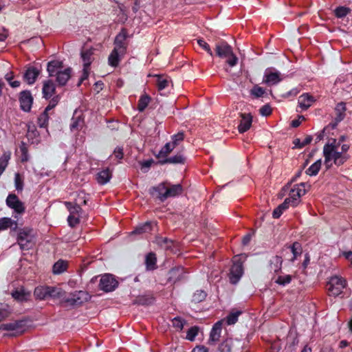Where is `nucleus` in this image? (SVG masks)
Masks as SVG:
<instances>
[{
  "label": "nucleus",
  "mask_w": 352,
  "mask_h": 352,
  "mask_svg": "<svg viewBox=\"0 0 352 352\" xmlns=\"http://www.w3.org/2000/svg\"><path fill=\"white\" fill-rule=\"evenodd\" d=\"M129 37L128 30L123 28L120 32L116 36L113 45V50L120 51L121 54H126L129 42L127 38Z\"/></svg>",
  "instance_id": "423d86ee"
},
{
  "label": "nucleus",
  "mask_w": 352,
  "mask_h": 352,
  "mask_svg": "<svg viewBox=\"0 0 352 352\" xmlns=\"http://www.w3.org/2000/svg\"><path fill=\"white\" fill-rule=\"evenodd\" d=\"M242 314L241 311L236 310L232 311L226 317V322L228 325L235 324L239 316Z\"/></svg>",
  "instance_id": "de8ad7c7"
},
{
  "label": "nucleus",
  "mask_w": 352,
  "mask_h": 352,
  "mask_svg": "<svg viewBox=\"0 0 352 352\" xmlns=\"http://www.w3.org/2000/svg\"><path fill=\"white\" fill-rule=\"evenodd\" d=\"M184 139V133L179 132L171 136V142H170L175 147L178 146Z\"/></svg>",
  "instance_id": "6e6d98bb"
},
{
  "label": "nucleus",
  "mask_w": 352,
  "mask_h": 352,
  "mask_svg": "<svg viewBox=\"0 0 352 352\" xmlns=\"http://www.w3.org/2000/svg\"><path fill=\"white\" fill-rule=\"evenodd\" d=\"M155 301V297L152 294H146L142 296H139L134 300V304L140 305H152Z\"/></svg>",
  "instance_id": "7c9ffc66"
},
{
  "label": "nucleus",
  "mask_w": 352,
  "mask_h": 352,
  "mask_svg": "<svg viewBox=\"0 0 352 352\" xmlns=\"http://www.w3.org/2000/svg\"><path fill=\"white\" fill-rule=\"evenodd\" d=\"M34 238V230L32 228L24 227L19 230L17 236V243L21 250H27L32 248Z\"/></svg>",
  "instance_id": "7ed1b4c3"
},
{
  "label": "nucleus",
  "mask_w": 352,
  "mask_h": 352,
  "mask_svg": "<svg viewBox=\"0 0 352 352\" xmlns=\"http://www.w3.org/2000/svg\"><path fill=\"white\" fill-rule=\"evenodd\" d=\"M19 102L20 107L23 111H30L33 104V97L31 92L28 90L22 91L19 96Z\"/></svg>",
  "instance_id": "f8f14e48"
},
{
  "label": "nucleus",
  "mask_w": 352,
  "mask_h": 352,
  "mask_svg": "<svg viewBox=\"0 0 352 352\" xmlns=\"http://www.w3.org/2000/svg\"><path fill=\"white\" fill-rule=\"evenodd\" d=\"M111 176V172L109 168H107L98 173L96 180L99 184L104 185L110 180Z\"/></svg>",
  "instance_id": "473e14b6"
},
{
  "label": "nucleus",
  "mask_w": 352,
  "mask_h": 352,
  "mask_svg": "<svg viewBox=\"0 0 352 352\" xmlns=\"http://www.w3.org/2000/svg\"><path fill=\"white\" fill-rule=\"evenodd\" d=\"M282 80L280 73L274 68L269 67L265 69L263 82L268 86L277 85Z\"/></svg>",
  "instance_id": "1a4fd4ad"
},
{
  "label": "nucleus",
  "mask_w": 352,
  "mask_h": 352,
  "mask_svg": "<svg viewBox=\"0 0 352 352\" xmlns=\"http://www.w3.org/2000/svg\"><path fill=\"white\" fill-rule=\"evenodd\" d=\"M241 120L238 126V130L240 133L246 132L252 126V116L250 113H241Z\"/></svg>",
  "instance_id": "f3484780"
},
{
  "label": "nucleus",
  "mask_w": 352,
  "mask_h": 352,
  "mask_svg": "<svg viewBox=\"0 0 352 352\" xmlns=\"http://www.w3.org/2000/svg\"><path fill=\"white\" fill-rule=\"evenodd\" d=\"M72 76V69L68 67L64 70L61 69L54 76H56V81L59 86H64L67 84L69 79Z\"/></svg>",
  "instance_id": "aec40b11"
},
{
  "label": "nucleus",
  "mask_w": 352,
  "mask_h": 352,
  "mask_svg": "<svg viewBox=\"0 0 352 352\" xmlns=\"http://www.w3.org/2000/svg\"><path fill=\"white\" fill-rule=\"evenodd\" d=\"M63 68L62 61L54 60L47 63V70L50 77L54 76Z\"/></svg>",
  "instance_id": "393cba45"
},
{
  "label": "nucleus",
  "mask_w": 352,
  "mask_h": 352,
  "mask_svg": "<svg viewBox=\"0 0 352 352\" xmlns=\"http://www.w3.org/2000/svg\"><path fill=\"white\" fill-rule=\"evenodd\" d=\"M350 12L351 9L345 6H339L334 10L335 15L337 18L345 17Z\"/></svg>",
  "instance_id": "603ef678"
},
{
  "label": "nucleus",
  "mask_w": 352,
  "mask_h": 352,
  "mask_svg": "<svg viewBox=\"0 0 352 352\" xmlns=\"http://www.w3.org/2000/svg\"><path fill=\"white\" fill-rule=\"evenodd\" d=\"M84 294L85 292L82 291H76L71 293L67 297L64 298L63 302L69 306L81 305L82 303L81 298Z\"/></svg>",
  "instance_id": "dca6fc26"
},
{
  "label": "nucleus",
  "mask_w": 352,
  "mask_h": 352,
  "mask_svg": "<svg viewBox=\"0 0 352 352\" xmlns=\"http://www.w3.org/2000/svg\"><path fill=\"white\" fill-rule=\"evenodd\" d=\"M39 74L40 72L36 67H30L26 69L23 78L29 85H32L36 81Z\"/></svg>",
  "instance_id": "412c9836"
},
{
  "label": "nucleus",
  "mask_w": 352,
  "mask_h": 352,
  "mask_svg": "<svg viewBox=\"0 0 352 352\" xmlns=\"http://www.w3.org/2000/svg\"><path fill=\"white\" fill-rule=\"evenodd\" d=\"M305 183H300L299 184H296L294 186L293 189L295 190L296 193L299 195V197L300 198L302 195H304L306 192L305 189Z\"/></svg>",
  "instance_id": "0e129e2a"
},
{
  "label": "nucleus",
  "mask_w": 352,
  "mask_h": 352,
  "mask_svg": "<svg viewBox=\"0 0 352 352\" xmlns=\"http://www.w3.org/2000/svg\"><path fill=\"white\" fill-rule=\"evenodd\" d=\"M223 322L221 320L217 322L212 327L210 333V337L208 341L209 345H215L219 340L222 330Z\"/></svg>",
  "instance_id": "2eb2a0df"
},
{
  "label": "nucleus",
  "mask_w": 352,
  "mask_h": 352,
  "mask_svg": "<svg viewBox=\"0 0 352 352\" xmlns=\"http://www.w3.org/2000/svg\"><path fill=\"white\" fill-rule=\"evenodd\" d=\"M14 223V220H12L9 217L0 218V231L7 230L9 228H12Z\"/></svg>",
  "instance_id": "3c124183"
},
{
  "label": "nucleus",
  "mask_w": 352,
  "mask_h": 352,
  "mask_svg": "<svg viewBox=\"0 0 352 352\" xmlns=\"http://www.w3.org/2000/svg\"><path fill=\"white\" fill-rule=\"evenodd\" d=\"M340 143H337L336 140L333 139L332 142L326 144L323 148V155L324 157V165L327 168L332 166L331 160L334 164L339 166L346 162L349 158L346 153H342L338 151Z\"/></svg>",
  "instance_id": "f257e3e1"
},
{
  "label": "nucleus",
  "mask_w": 352,
  "mask_h": 352,
  "mask_svg": "<svg viewBox=\"0 0 352 352\" xmlns=\"http://www.w3.org/2000/svg\"><path fill=\"white\" fill-rule=\"evenodd\" d=\"M10 160V155L4 153L0 157V176L4 172L5 169L8 166V161Z\"/></svg>",
  "instance_id": "4d7b16f0"
},
{
  "label": "nucleus",
  "mask_w": 352,
  "mask_h": 352,
  "mask_svg": "<svg viewBox=\"0 0 352 352\" xmlns=\"http://www.w3.org/2000/svg\"><path fill=\"white\" fill-rule=\"evenodd\" d=\"M151 98L146 94L142 95L138 100L137 109L140 112H143L148 105Z\"/></svg>",
  "instance_id": "ea45409f"
},
{
  "label": "nucleus",
  "mask_w": 352,
  "mask_h": 352,
  "mask_svg": "<svg viewBox=\"0 0 352 352\" xmlns=\"http://www.w3.org/2000/svg\"><path fill=\"white\" fill-rule=\"evenodd\" d=\"M173 326L178 331H182L186 321L180 317H175L172 320Z\"/></svg>",
  "instance_id": "bf43d9fd"
},
{
  "label": "nucleus",
  "mask_w": 352,
  "mask_h": 352,
  "mask_svg": "<svg viewBox=\"0 0 352 352\" xmlns=\"http://www.w3.org/2000/svg\"><path fill=\"white\" fill-rule=\"evenodd\" d=\"M282 252L292 253V256L291 258H288L291 262H294L298 257V255L302 254V248L301 245L298 242H294L292 245H285L283 248Z\"/></svg>",
  "instance_id": "4468645a"
},
{
  "label": "nucleus",
  "mask_w": 352,
  "mask_h": 352,
  "mask_svg": "<svg viewBox=\"0 0 352 352\" xmlns=\"http://www.w3.org/2000/svg\"><path fill=\"white\" fill-rule=\"evenodd\" d=\"M67 222L70 227L74 228L80 223V217L69 215Z\"/></svg>",
  "instance_id": "69168bd1"
},
{
  "label": "nucleus",
  "mask_w": 352,
  "mask_h": 352,
  "mask_svg": "<svg viewBox=\"0 0 352 352\" xmlns=\"http://www.w3.org/2000/svg\"><path fill=\"white\" fill-rule=\"evenodd\" d=\"M78 199L74 203L65 201L64 203L65 207L69 212V215L81 217L82 209L80 204L77 203Z\"/></svg>",
  "instance_id": "bb28decb"
},
{
  "label": "nucleus",
  "mask_w": 352,
  "mask_h": 352,
  "mask_svg": "<svg viewBox=\"0 0 352 352\" xmlns=\"http://www.w3.org/2000/svg\"><path fill=\"white\" fill-rule=\"evenodd\" d=\"M56 93V86L54 81L51 79L43 82L42 94L43 97L46 100L50 99Z\"/></svg>",
  "instance_id": "a211bd4d"
},
{
  "label": "nucleus",
  "mask_w": 352,
  "mask_h": 352,
  "mask_svg": "<svg viewBox=\"0 0 352 352\" xmlns=\"http://www.w3.org/2000/svg\"><path fill=\"white\" fill-rule=\"evenodd\" d=\"M283 258L281 256H273L270 261V268L275 274L281 272L282 270Z\"/></svg>",
  "instance_id": "c85d7f7f"
},
{
  "label": "nucleus",
  "mask_w": 352,
  "mask_h": 352,
  "mask_svg": "<svg viewBox=\"0 0 352 352\" xmlns=\"http://www.w3.org/2000/svg\"><path fill=\"white\" fill-rule=\"evenodd\" d=\"M14 184L16 190L22 191L23 188V179L19 173H15Z\"/></svg>",
  "instance_id": "052dcab7"
},
{
  "label": "nucleus",
  "mask_w": 352,
  "mask_h": 352,
  "mask_svg": "<svg viewBox=\"0 0 352 352\" xmlns=\"http://www.w3.org/2000/svg\"><path fill=\"white\" fill-rule=\"evenodd\" d=\"M12 298L19 302H27L29 300L31 293L23 287L16 289L12 292Z\"/></svg>",
  "instance_id": "6ab92c4d"
},
{
  "label": "nucleus",
  "mask_w": 352,
  "mask_h": 352,
  "mask_svg": "<svg viewBox=\"0 0 352 352\" xmlns=\"http://www.w3.org/2000/svg\"><path fill=\"white\" fill-rule=\"evenodd\" d=\"M314 101V97L309 94H302L298 99L299 105L303 110H307L309 107H311Z\"/></svg>",
  "instance_id": "72a5a7b5"
},
{
  "label": "nucleus",
  "mask_w": 352,
  "mask_h": 352,
  "mask_svg": "<svg viewBox=\"0 0 352 352\" xmlns=\"http://www.w3.org/2000/svg\"><path fill=\"white\" fill-rule=\"evenodd\" d=\"M322 165L321 160H318L311 164L305 171L306 174L309 176L316 175L320 170Z\"/></svg>",
  "instance_id": "a19ab883"
},
{
  "label": "nucleus",
  "mask_w": 352,
  "mask_h": 352,
  "mask_svg": "<svg viewBox=\"0 0 352 352\" xmlns=\"http://www.w3.org/2000/svg\"><path fill=\"white\" fill-rule=\"evenodd\" d=\"M274 280V283L281 285V286H285L291 283L292 280V276L291 275L287 274V275H278L276 278H272Z\"/></svg>",
  "instance_id": "37998d69"
},
{
  "label": "nucleus",
  "mask_w": 352,
  "mask_h": 352,
  "mask_svg": "<svg viewBox=\"0 0 352 352\" xmlns=\"http://www.w3.org/2000/svg\"><path fill=\"white\" fill-rule=\"evenodd\" d=\"M93 55H94V49L93 48L86 49L81 52L80 56H81V58L83 62V67H90V65L94 60Z\"/></svg>",
  "instance_id": "c756f323"
},
{
  "label": "nucleus",
  "mask_w": 352,
  "mask_h": 352,
  "mask_svg": "<svg viewBox=\"0 0 352 352\" xmlns=\"http://www.w3.org/2000/svg\"><path fill=\"white\" fill-rule=\"evenodd\" d=\"M156 243L160 245L162 248L165 249H169L173 245V241L167 237L163 236H156L155 238Z\"/></svg>",
  "instance_id": "c03bdc74"
},
{
  "label": "nucleus",
  "mask_w": 352,
  "mask_h": 352,
  "mask_svg": "<svg viewBox=\"0 0 352 352\" xmlns=\"http://www.w3.org/2000/svg\"><path fill=\"white\" fill-rule=\"evenodd\" d=\"M185 162H186L185 157L181 153H177V155H175L174 156L167 157V158L160 161V164L161 165H164V164H184L185 163Z\"/></svg>",
  "instance_id": "2f4dec72"
},
{
  "label": "nucleus",
  "mask_w": 352,
  "mask_h": 352,
  "mask_svg": "<svg viewBox=\"0 0 352 352\" xmlns=\"http://www.w3.org/2000/svg\"><path fill=\"white\" fill-rule=\"evenodd\" d=\"M346 286V281L342 277L338 276L331 277L327 284L329 296L333 297L339 296L342 294V291Z\"/></svg>",
  "instance_id": "20e7f679"
},
{
  "label": "nucleus",
  "mask_w": 352,
  "mask_h": 352,
  "mask_svg": "<svg viewBox=\"0 0 352 352\" xmlns=\"http://www.w3.org/2000/svg\"><path fill=\"white\" fill-rule=\"evenodd\" d=\"M312 137L311 135H307L305 138L301 141L299 138H296L293 141L294 145V148H302L306 145L310 144L312 141Z\"/></svg>",
  "instance_id": "a18cd8bd"
},
{
  "label": "nucleus",
  "mask_w": 352,
  "mask_h": 352,
  "mask_svg": "<svg viewBox=\"0 0 352 352\" xmlns=\"http://www.w3.org/2000/svg\"><path fill=\"white\" fill-rule=\"evenodd\" d=\"M54 114V111H46L45 109L44 111L39 115L37 119V124L41 128H47L48 126V122L50 119V116Z\"/></svg>",
  "instance_id": "c9c22d12"
},
{
  "label": "nucleus",
  "mask_w": 352,
  "mask_h": 352,
  "mask_svg": "<svg viewBox=\"0 0 352 352\" xmlns=\"http://www.w3.org/2000/svg\"><path fill=\"white\" fill-rule=\"evenodd\" d=\"M60 97L59 95H55L51 98L48 105L45 107L46 111H54V108L58 104Z\"/></svg>",
  "instance_id": "5fc2aeb1"
},
{
  "label": "nucleus",
  "mask_w": 352,
  "mask_h": 352,
  "mask_svg": "<svg viewBox=\"0 0 352 352\" xmlns=\"http://www.w3.org/2000/svg\"><path fill=\"white\" fill-rule=\"evenodd\" d=\"M156 226L155 222L146 221L144 223L138 226L132 232V234H143L151 233L153 227Z\"/></svg>",
  "instance_id": "b1692460"
},
{
  "label": "nucleus",
  "mask_w": 352,
  "mask_h": 352,
  "mask_svg": "<svg viewBox=\"0 0 352 352\" xmlns=\"http://www.w3.org/2000/svg\"><path fill=\"white\" fill-rule=\"evenodd\" d=\"M287 199H290L291 206L292 207H296L300 201L299 195H298V194L296 193L295 190H294L293 188L291 189L289 194V197H287Z\"/></svg>",
  "instance_id": "864d4df0"
},
{
  "label": "nucleus",
  "mask_w": 352,
  "mask_h": 352,
  "mask_svg": "<svg viewBox=\"0 0 352 352\" xmlns=\"http://www.w3.org/2000/svg\"><path fill=\"white\" fill-rule=\"evenodd\" d=\"M125 54H121L120 51L113 49L108 57V64L113 67H118Z\"/></svg>",
  "instance_id": "a878e982"
},
{
  "label": "nucleus",
  "mask_w": 352,
  "mask_h": 352,
  "mask_svg": "<svg viewBox=\"0 0 352 352\" xmlns=\"http://www.w3.org/2000/svg\"><path fill=\"white\" fill-rule=\"evenodd\" d=\"M232 263L228 276L230 283L235 285L243 274V261L241 260V255L234 256Z\"/></svg>",
  "instance_id": "39448f33"
},
{
  "label": "nucleus",
  "mask_w": 352,
  "mask_h": 352,
  "mask_svg": "<svg viewBox=\"0 0 352 352\" xmlns=\"http://www.w3.org/2000/svg\"><path fill=\"white\" fill-rule=\"evenodd\" d=\"M118 286V281L111 274H104L100 280L99 287L105 292L114 291Z\"/></svg>",
  "instance_id": "0eeeda50"
},
{
  "label": "nucleus",
  "mask_w": 352,
  "mask_h": 352,
  "mask_svg": "<svg viewBox=\"0 0 352 352\" xmlns=\"http://www.w3.org/2000/svg\"><path fill=\"white\" fill-rule=\"evenodd\" d=\"M346 110L345 103L340 102L338 103L335 108L336 113V119H337V122H341L345 118V111Z\"/></svg>",
  "instance_id": "58836bf2"
},
{
  "label": "nucleus",
  "mask_w": 352,
  "mask_h": 352,
  "mask_svg": "<svg viewBox=\"0 0 352 352\" xmlns=\"http://www.w3.org/2000/svg\"><path fill=\"white\" fill-rule=\"evenodd\" d=\"M6 205L17 214L25 212V206L15 194H9L6 200Z\"/></svg>",
  "instance_id": "6e6552de"
},
{
  "label": "nucleus",
  "mask_w": 352,
  "mask_h": 352,
  "mask_svg": "<svg viewBox=\"0 0 352 352\" xmlns=\"http://www.w3.org/2000/svg\"><path fill=\"white\" fill-rule=\"evenodd\" d=\"M175 148V147L170 142L166 143L159 153L155 155L156 158L159 160L158 163L160 164V161L168 157V155Z\"/></svg>",
  "instance_id": "cd10ccee"
},
{
  "label": "nucleus",
  "mask_w": 352,
  "mask_h": 352,
  "mask_svg": "<svg viewBox=\"0 0 352 352\" xmlns=\"http://www.w3.org/2000/svg\"><path fill=\"white\" fill-rule=\"evenodd\" d=\"M167 182H163L156 186L150 188L151 195L160 202H164L167 198Z\"/></svg>",
  "instance_id": "9d476101"
},
{
  "label": "nucleus",
  "mask_w": 352,
  "mask_h": 352,
  "mask_svg": "<svg viewBox=\"0 0 352 352\" xmlns=\"http://www.w3.org/2000/svg\"><path fill=\"white\" fill-rule=\"evenodd\" d=\"M47 298H60L63 296L64 292L60 289L56 287L47 286Z\"/></svg>",
  "instance_id": "49530a36"
},
{
  "label": "nucleus",
  "mask_w": 352,
  "mask_h": 352,
  "mask_svg": "<svg viewBox=\"0 0 352 352\" xmlns=\"http://www.w3.org/2000/svg\"><path fill=\"white\" fill-rule=\"evenodd\" d=\"M217 55L220 58H227L226 63L230 66L234 67L238 63V58L233 53L232 48L226 42L222 41L216 45L215 48Z\"/></svg>",
  "instance_id": "f03ea898"
},
{
  "label": "nucleus",
  "mask_w": 352,
  "mask_h": 352,
  "mask_svg": "<svg viewBox=\"0 0 352 352\" xmlns=\"http://www.w3.org/2000/svg\"><path fill=\"white\" fill-rule=\"evenodd\" d=\"M265 92V89L261 87H259L258 85L254 86L250 91L251 95L256 98L262 97Z\"/></svg>",
  "instance_id": "13d9d810"
},
{
  "label": "nucleus",
  "mask_w": 352,
  "mask_h": 352,
  "mask_svg": "<svg viewBox=\"0 0 352 352\" xmlns=\"http://www.w3.org/2000/svg\"><path fill=\"white\" fill-rule=\"evenodd\" d=\"M184 275L185 272L182 267L178 266L173 267L168 271L167 282L171 284H175L176 282L184 278Z\"/></svg>",
  "instance_id": "ddd939ff"
},
{
  "label": "nucleus",
  "mask_w": 352,
  "mask_h": 352,
  "mask_svg": "<svg viewBox=\"0 0 352 352\" xmlns=\"http://www.w3.org/2000/svg\"><path fill=\"white\" fill-rule=\"evenodd\" d=\"M199 328L197 326L190 327L187 331L186 339L190 341L194 340L195 337L197 336Z\"/></svg>",
  "instance_id": "680f3d73"
},
{
  "label": "nucleus",
  "mask_w": 352,
  "mask_h": 352,
  "mask_svg": "<svg viewBox=\"0 0 352 352\" xmlns=\"http://www.w3.org/2000/svg\"><path fill=\"white\" fill-rule=\"evenodd\" d=\"M25 323L26 321L23 320L3 323L0 325V329L4 331H16L19 334H21L25 331Z\"/></svg>",
  "instance_id": "9b49d317"
},
{
  "label": "nucleus",
  "mask_w": 352,
  "mask_h": 352,
  "mask_svg": "<svg viewBox=\"0 0 352 352\" xmlns=\"http://www.w3.org/2000/svg\"><path fill=\"white\" fill-rule=\"evenodd\" d=\"M89 71H90V67H83L82 74V75L79 79V81L77 84L78 87H80L81 85V84L83 82V81L88 78L89 75Z\"/></svg>",
  "instance_id": "e2e57ef3"
},
{
  "label": "nucleus",
  "mask_w": 352,
  "mask_h": 352,
  "mask_svg": "<svg viewBox=\"0 0 352 352\" xmlns=\"http://www.w3.org/2000/svg\"><path fill=\"white\" fill-rule=\"evenodd\" d=\"M233 346V340L232 339H226L223 340L219 346L220 352H231Z\"/></svg>",
  "instance_id": "09e8293b"
},
{
  "label": "nucleus",
  "mask_w": 352,
  "mask_h": 352,
  "mask_svg": "<svg viewBox=\"0 0 352 352\" xmlns=\"http://www.w3.org/2000/svg\"><path fill=\"white\" fill-rule=\"evenodd\" d=\"M197 43L201 48H203L205 51H206L210 56L213 55L210 45L204 40L198 39Z\"/></svg>",
  "instance_id": "774afa93"
},
{
  "label": "nucleus",
  "mask_w": 352,
  "mask_h": 352,
  "mask_svg": "<svg viewBox=\"0 0 352 352\" xmlns=\"http://www.w3.org/2000/svg\"><path fill=\"white\" fill-rule=\"evenodd\" d=\"M39 135V133L36 129L34 125L28 126V132H27V137L28 138H33L38 137Z\"/></svg>",
  "instance_id": "338daca9"
},
{
  "label": "nucleus",
  "mask_w": 352,
  "mask_h": 352,
  "mask_svg": "<svg viewBox=\"0 0 352 352\" xmlns=\"http://www.w3.org/2000/svg\"><path fill=\"white\" fill-rule=\"evenodd\" d=\"M144 264L146 271H154L157 268L155 253L151 252L145 256Z\"/></svg>",
  "instance_id": "4be33fe9"
},
{
  "label": "nucleus",
  "mask_w": 352,
  "mask_h": 352,
  "mask_svg": "<svg viewBox=\"0 0 352 352\" xmlns=\"http://www.w3.org/2000/svg\"><path fill=\"white\" fill-rule=\"evenodd\" d=\"M156 77V85L159 91H163L169 86L170 80L168 77L162 75H157Z\"/></svg>",
  "instance_id": "4c0bfd02"
},
{
  "label": "nucleus",
  "mask_w": 352,
  "mask_h": 352,
  "mask_svg": "<svg viewBox=\"0 0 352 352\" xmlns=\"http://www.w3.org/2000/svg\"><path fill=\"white\" fill-rule=\"evenodd\" d=\"M207 296V293L202 289L197 290L192 295V301L199 303L204 301Z\"/></svg>",
  "instance_id": "8fccbe9b"
},
{
  "label": "nucleus",
  "mask_w": 352,
  "mask_h": 352,
  "mask_svg": "<svg viewBox=\"0 0 352 352\" xmlns=\"http://www.w3.org/2000/svg\"><path fill=\"white\" fill-rule=\"evenodd\" d=\"M47 286L36 287L34 295L36 299L44 300L47 298Z\"/></svg>",
  "instance_id": "79ce46f5"
},
{
  "label": "nucleus",
  "mask_w": 352,
  "mask_h": 352,
  "mask_svg": "<svg viewBox=\"0 0 352 352\" xmlns=\"http://www.w3.org/2000/svg\"><path fill=\"white\" fill-rule=\"evenodd\" d=\"M183 192V186L180 184H172L167 182V198L179 196Z\"/></svg>",
  "instance_id": "5701e85b"
},
{
  "label": "nucleus",
  "mask_w": 352,
  "mask_h": 352,
  "mask_svg": "<svg viewBox=\"0 0 352 352\" xmlns=\"http://www.w3.org/2000/svg\"><path fill=\"white\" fill-rule=\"evenodd\" d=\"M68 268V262L62 259L57 261L52 267L54 274H60L67 271Z\"/></svg>",
  "instance_id": "f704fd0d"
},
{
  "label": "nucleus",
  "mask_w": 352,
  "mask_h": 352,
  "mask_svg": "<svg viewBox=\"0 0 352 352\" xmlns=\"http://www.w3.org/2000/svg\"><path fill=\"white\" fill-rule=\"evenodd\" d=\"M84 118L79 116H73L70 124V129L72 131H79L84 126Z\"/></svg>",
  "instance_id": "e433bc0d"
}]
</instances>
